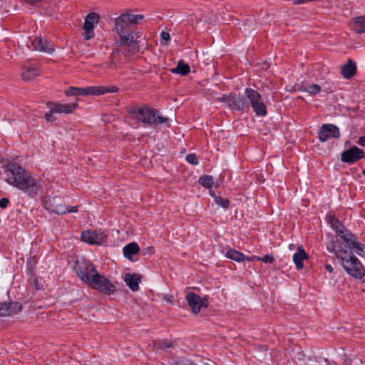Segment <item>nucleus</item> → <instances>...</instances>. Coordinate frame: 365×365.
I'll return each instance as SVG.
<instances>
[{
    "mask_svg": "<svg viewBox=\"0 0 365 365\" xmlns=\"http://www.w3.org/2000/svg\"><path fill=\"white\" fill-rule=\"evenodd\" d=\"M340 240H333L327 248L335 255L346 272L356 279H361L365 274V269L359 259L353 255V246L358 238L345 228L337 234Z\"/></svg>",
    "mask_w": 365,
    "mask_h": 365,
    "instance_id": "1",
    "label": "nucleus"
},
{
    "mask_svg": "<svg viewBox=\"0 0 365 365\" xmlns=\"http://www.w3.org/2000/svg\"><path fill=\"white\" fill-rule=\"evenodd\" d=\"M4 172L6 182L16 187L29 197H35L42 189L38 180L16 163L5 165Z\"/></svg>",
    "mask_w": 365,
    "mask_h": 365,
    "instance_id": "2",
    "label": "nucleus"
},
{
    "mask_svg": "<svg viewBox=\"0 0 365 365\" xmlns=\"http://www.w3.org/2000/svg\"><path fill=\"white\" fill-rule=\"evenodd\" d=\"M76 273L83 283L102 293L110 295L115 291L114 284L106 277L100 274L91 263L78 266Z\"/></svg>",
    "mask_w": 365,
    "mask_h": 365,
    "instance_id": "3",
    "label": "nucleus"
},
{
    "mask_svg": "<svg viewBox=\"0 0 365 365\" xmlns=\"http://www.w3.org/2000/svg\"><path fill=\"white\" fill-rule=\"evenodd\" d=\"M133 119L143 124L144 127H156L158 125L168 123L169 118L163 116L160 111L146 104L134 106L127 111Z\"/></svg>",
    "mask_w": 365,
    "mask_h": 365,
    "instance_id": "4",
    "label": "nucleus"
},
{
    "mask_svg": "<svg viewBox=\"0 0 365 365\" xmlns=\"http://www.w3.org/2000/svg\"><path fill=\"white\" fill-rule=\"evenodd\" d=\"M118 91L115 86H88L86 88H78L71 86L65 91L66 96H100L106 93H115Z\"/></svg>",
    "mask_w": 365,
    "mask_h": 365,
    "instance_id": "5",
    "label": "nucleus"
},
{
    "mask_svg": "<svg viewBox=\"0 0 365 365\" xmlns=\"http://www.w3.org/2000/svg\"><path fill=\"white\" fill-rule=\"evenodd\" d=\"M143 14H131L129 13L121 14L115 20L113 31L118 34L125 33L126 30L132 25H137L140 21L143 19Z\"/></svg>",
    "mask_w": 365,
    "mask_h": 365,
    "instance_id": "6",
    "label": "nucleus"
},
{
    "mask_svg": "<svg viewBox=\"0 0 365 365\" xmlns=\"http://www.w3.org/2000/svg\"><path fill=\"white\" fill-rule=\"evenodd\" d=\"M340 131L339 128L331 123L323 124L318 131V138L320 142H325L329 138H339Z\"/></svg>",
    "mask_w": 365,
    "mask_h": 365,
    "instance_id": "7",
    "label": "nucleus"
},
{
    "mask_svg": "<svg viewBox=\"0 0 365 365\" xmlns=\"http://www.w3.org/2000/svg\"><path fill=\"white\" fill-rule=\"evenodd\" d=\"M100 16L96 12L89 13L86 19L83 24V29L85 30L86 40H90L94 37L93 28L94 25L99 22Z\"/></svg>",
    "mask_w": 365,
    "mask_h": 365,
    "instance_id": "8",
    "label": "nucleus"
},
{
    "mask_svg": "<svg viewBox=\"0 0 365 365\" xmlns=\"http://www.w3.org/2000/svg\"><path fill=\"white\" fill-rule=\"evenodd\" d=\"M186 299L194 314L200 312L202 307H207L208 305L206 299H202L200 295L194 292H188L186 295Z\"/></svg>",
    "mask_w": 365,
    "mask_h": 365,
    "instance_id": "9",
    "label": "nucleus"
},
{
    "mask_svg": "<svg viewBox=\"0 0 365 365\" xmlns=\"http://www.w3.org/2000/svg\"><path fill=\"white\" fill-rule=\"evenodd\" d=\"M364 157V151L354 145L344 150L341 154V161L349 164L354 163Z\"/></svg>",
    "mask_w": 365,
    "mask_h": 365,
    "instance_id": "10",
    "label": "nucleus"
},
{
    "mask_svg": "<svg viewBox=\"0 0 365 365\" xmlns=\"http://www.w3.org/2000/svg\"><path fill=\"white\" fill-rule=\"evenodd\" d=\"M78 100L77 98L76 102L68 104H62L58 102H48L47 107L51 112H54L55 113L69 114L73 113L78 108Z\"/></svg>",
    "mask_w": 365,
    "mask_h": 365,
    "instance_id": "11",
    "label": "nucleus"
},
{
    "mask_svg": "<svg viewBox=\"0 0 365 365\" xmlns=\"http://www.w3.org/2000/svg\"><path fill=\"white\" fill-rule=\"evenodd\" d=\"M31 45L34 50L43 53H52L55 51L53 42L41 37L34 38L31 41Z\"/></svg>",
    "mask_w": 365,
    "mask_h": 365,
    "instance_id": "12",
    "label": "nucleus"
},
{
    "mask_svg": "<svg viewBox=\"0 0 365 365\" xmlns=\"http://www.w3.org/2000/svg\"><path fill=\"white\" fill-rule=\"evenodd\" d=\"M228 107L232 110L243 111L249 108L250 103L243 96L231 93Z\"/></svg>",
    "mask_w": 365,
    "mask_h": 365,
    "instance_id": "13",
    "label": "nucleus"
},
{
    "mask_svg": "<svg viewBox=\"0 0 365 365\" xmlns=\"http://www.w3.org/2000/svg\"><path fill=\"white\" fill-rule=\"evenodd\" d=\"M141 279L142 276L137 273H127L124 277L125 284L133 292H136L139 289V284Z\"/></svg>",
    "mask_w": 365,
    "mask_h": 365,
    "instance_id": "14",
    "label": "nucleus"
},
{
    "mask_svg": "<svg viewBox=\"0 0 365 365\" xmlns=\"http://www.w3.org/2000/svg\"><path fill=\"white\" fill-rule=\"evenodd\" d=\"M120 38L119 45L126 46L128 47V51L133 52L137 48V41L135 40V37L130 35L129 33H122L118 34Z\"/></svg>",
    "mask_w": 365,
    "mask_h": 365,
    "instance_id": "15",
    "label": "nucleus"
},
{
    "mask_svg": "<svg viewBox=\"0 0 365 365\" xmlns=\"http://www.w3.org/2000/svg\"><path fill=\"white\" fill-rule=\"evenodd\" d=\"M81 239L83 242L90 245H101L102 243V237L96 232L90 230L83 231L81 233Z\"/></svg>",
    "mask_w": 365,
    "mask_h": 365,
    "instance_id": "16",
    "label": "nucleus"
},
{
    "mask_svg": "<svg viewBox=\"0 0 365 365\" xmlns=\"http://www.w3.org/2000/svg\"><path fill=\"white\" fill-rule=\"evenodd\" d=\"M350 28L356 34L365 33V15L353 18L349 23Z\"/></svg>",
    "mask_w": 365,
    "mask_h": 365,
    "instance_id": "17",
    "label": "nucleus"
},
{
    "mask_svg": "<svg viewBox=\"0 0 365 365\" xmlns=\"http://www.w3.org/2000/svg\"><path fill=\"white\" fill-rule=\"evenodd\" d=\"M356 72V63L353 60L349 59L342 66L341 71V74L346 79H350L355 75Z\"/></svg>",
    "mask_w": 365,
    "mask_h": 365,
    "instance_id": "18",
    "label": "nucleus"
},
{
    "mask_svg": "<svg viewBox=\"0 0 365 365\" xmlns=\"http://www.w3.org/2000/svg\"><path fill=\"white\" fill-rule=\"evenodd\" d=\"M308 258V255L302 246L298 247L297 251L293 255V260L297 269L304 267L303 260Z\"/></svg>",
    "mask_w": 365,
    "mask_h": 365,
    "instance_id": "19",
    "label": "nucleus"
},
{
    "mask_svg": "<svg viewBox=\"0 0 365 365\" xmlns=\"http://www.w3.org/2000/svg\"><path fill=\"white\" fill-rule=\"evenodd\" d=\"M39 75L38 68L34 66L24 67L21 73L22 79L24 81H31Z\"/></svg>",
    "mask_w": 365,
    "mask_h": 365,
    "instance_id": "20",
    "label": "nucleus"
},
{
    "mask_svg": "<svg viewBox=\"0 0 365 365\" xmlns=\"http://www.w3.org/2000/svg\"><path fill=\"white\" fill-rule=\"evenodd\" d=\"M226 256L228 258L237 262H241L243 261H252L251 257L245 256L243 253L233 249L229 250L227 252Z\"/></svg>",
    "mask_w": 365,
    "mask_h": 365,
    "instance_id": "21",
    "label": "nucleus"
},
{
    "mask_svg": "<svg viewBox=\"0 0 365 365\" xmlns=\"http://www.w3.org/2000/svg\"><path fill=\"white\" fill-rule=\"evenodd\" d=\"M139 251V246L135 242H131L126 245L123 250V255L125 256V257H126L130 261H134L132 258V256L138 253Z\"/></svg>",
    "mask_w": 365,
    "mask_h": 365,
    "instance_id": "22",
    "label": "nucleus"
},
{
    "mask_svg": "<svg viewBox=\"0 0 365 365\" xmlns=\"http://www.w3.org/2000/svg\"><path fill=\"white\" fill-rule=\"evenodd\" d=\"M246 98L250 101L251 106L257 104L262 100L261 95L255 90L247 88L245 90Z\"/></svg>",
    "mask_w": 365,
    "mask_h": 365,
    "instance_id": "23",
    "label": "nucleus"
},
{
    "mask_svg": "<svg viewBox=\"0 0 365 365\" xmlns=\"http://www.w3.org/2000/svg\"><path fill=\"white\" fill-rule=\"evenodd\" d=\"M190 71V66L183 62V61H178L176 67L171 69L173 73L180 74L181 76H186Z\"/></svg>",
    "mask_w": 365,
    "mask_h": 365,
    "instance_id": "24",
    "label": "nucleus"
},
{
    "mask_svg": "<svg viewBox=\"0 0 365 365\" xmlns=\"http://www.w3.org/2000/svg\"><path fill=\"white\" fill-rule=\"evenodd\" d=\"M210 195L213 197L215 202L220 207L224 209H227L230 207V200L227 199L222 198V197L217 195L213 191H210Z\"/></svg>",
    "mask_w": 365,
    "mask_h": 365,
    "instance_id": "25",
    "label": "nucleus"
},
{
    "mask_svg": "<svg viewBox=\"0 0 365 365\" xmlns=\"http://www.w3.org/2000/svg\"><path fill=\"white\" fill-rule=\"evenodd\" d=\"M329 223L336 235L346 228L334 215L329 217Z\"/></svg>",
    "mask_w": 365,
    "mask_h": 365,
    "instance_id": "26",
    "label": "nucleus"
},
{
    "mask_svg": "<svg viewBox=\"0 0 365 365\" xmlns=\"http://www.w3.org/2000/svg\"><path fill=\"white\" fill-rule=\"evenodd\" d=\"M46 208L51 211V212L57 214V215H64L66 214L67 206L63 204H51L49 207H46Z\"/></svg>",
    "mask_w": 365,
    "mask_h": 365,
    "instance_id": "27",
    "label": "nucleus"
},
{
    "mask_svg": "<svg viewBox=\"0 0 365 365\" xmlns=\"http://www.w3.org/2000/svg\"><path fill=\"white\" fill-rule=\"evenodd\" d=\"M252 108L255 114L258 116H264L267 115V108L262 100L257 103V104L252 105Z\"/></svg>",
    "mask_w": 365,
    "mask_h": 365,
    "instance_id": "28",
    "label": "nucleus"
},
{
    "mask_svg": "<svg viewBox=\"0 0 365 365\" xmlns=\"http://www.w3.org/2000/svg\"><path fill=\"white\" fill-rule=\"evenodd\" d=\"M252 108L255 114L258 116H264L267 115V108L262 100L257 103V104L252 105Z\"/></svg>",
    "mask_w": 365,
    "mask_h": 365,
    "instance_id": "29",
    "label": "nucleus"
},
{
    "mask_svg": "<svg viewBox=\"0 0 365 365\" xmlns=\"http://www.w3.org/2000/svg\"><path fill=\"white\" fill-rule=\"evenodd\" d=\"M299 90L307 92L312 95H316L321 91V87L318 84H312L307 86H300Z\"/></svg>",
    "mask_w": 365,
    "mask_h": 365,
    "instance_id": "30",
    "label": "nucleus"
},
{
    "mask_svg": "<svg viewBox=\"0 0 365 365\" xmlns=\"http://www.w3.org/2000/svg\"><path fill=\"white\" fill-rule=\"evenodd\" d=\"M9 316L19 313L22 309V305L17 302H7Z\"/></svg>",
    "mask_w": 365,
    "mask_h": 365,
    "instance_id": "31",
    "label": "nucleus"
},
{
    "mask_svg": "<svg viewBox=\"0 0 365 365\" xmlns=\"http://www.w3.org/2000/svg\"><path fill=\"white\" fill-rule=\"evenodd\" d=\"M199 183L205 188H211L213 184L212 177L210 175H202L199 178Z\"/></svg>",
    "mask_w": 365,
    "mask_h": 365,
    "instance_id": "32",
    "label": "nucleus"
},
{
    "mask_svg": "<svg viewBox=\"0 0 365 365\" xmlns=\"http://www.w3.org/2000/svg\"><path fill=\"white\" fill-rule=\"evenodd\" d=\"M353 251L361 257L365 258V245L359 242V240L354 243V245L353 246Z\"/></svg>",
    "mask_w": 365,
    "mask_h": 365,
    "instance_id": "33",
    "label": "nucleus"
},
{
    "mask_svg": "<svg viewBox=\"0 0 365 365\" xmlns=\"http://www.w3.org/2000/svg\"><path fill=\"white\" fill-rule=\"evenodd\" d=\"M251 258L252 259V261L256 259L257 261H262V262H263L264 263H272L273 261H274L273 256L272 255H264L262 257H257V256H253Z\"/></svg>",
    "mask_w": 365,
    "mask_h": 365,
    "instance_id": "34",
    "label": "nucleus"
},
{
    "mask_svg": "<svg viewBox=\"0 0 365 365\" xmlns=\"http://www.w3.org/2000/svg\"><path fill=\"white\" fill-rule=\"evenodd\" d=\"M9 307L7 305V302L0 303V317H6L9 316Z\"/></svg>",
    "mask_w": 365,
    "mask_h": 365,
    "instance_id": "35",
    "label": "nucleus"
},
{
    "mask_svg": "<svg viewBox=\"0 0 365 365\" xmlns=\"http://www.w3.org/2000/svg\"><path fill=\"white\" fill-rule=\"evenodd\" d=\"M186 160L191 165H197L199 161L197 157L195 154H188L185 158Z\"/></svg>",
    "mask_w": 365,
    "mask_h": 365,
    "instance_id": "36",
    "label": "nucleus"
},
{
    "mask_svg": "<svg viewBox=\"0 0 365 365\" xmlns=\"http://www.w3.org/2000/svg\"><path fill=\"white\" fill-rule=\"evenodd\" d=\"M175 365H196L191 360L183 359L181 360L176 361Z\"/></svg>",
    "mask_w": 365,
    "mask_h": 365,
    "instance_id": "37",
    "label": "nucleus"
},
{
    "mask_svg": "<svg viewBox=\"0 0 365 365\" xmlns=\"http://www.w3.org/2000/svg\"><path fill=\"white\" fill-rule=\"evenodd\" d=\"M9 203V200L6 197L1 198L0 200V207L5 209L7 207Z\"/></svg>",
    "mask_w": 365,
    "mask_h": 365,
    "instance_id": "38",
    "label": "nucleus"
},
{
    "mask_svg": "<svg viewBox=\"0 0 365 365\" xmlns=\"http://www.w3.org/2000/svg\"><path fill=\"white\" fill-rule=\"evenodd\" d=\"M53 113H55L54 112H51V110L48 113H46L44 115L45 119L47 121H53L56 120V118L53 116Z\"/></svg>",
    "mask_w": 365,
    "mask_h": 365,
    "instance_id": "39",
    "label": "nucleus"
},
{
    "mask_svg": "<svg viewBox=\"0 0 365 365\" xmlns=\"http://www.w3.org/2000/svg\"><path fill=\"white\" fill-rule=\"evenodd\" d=\"M173 343L171 342V341H165V342H163L160 345V348L161 349H166L168 348H170V347H173Z\"/></svg>",
    "mask_w": 365,
    "mask_h": 365,
    "instance_id": "40",
    "label": "nucleus"
},
{
    "mask_svg": "<svg viewBox=\"0 0 365 365\" xmlns=\"http://www.w3.org/2000/svg\"><path fill=\"white\" fill-rule=\"evenodd\" d=\"M142 254L145 255H152L154 252V248L153 247H148L144 250H142Z\"/></svg>",
    "mask_w": 365,
    "mask_h": 365,
    "instance_id": "41",
    "label": "nucleus"
},
{
    "mask_svg": "<svg viewBox=\"0 0 365 365\" xmlns=\"http://www.w3.org/2000/svg\"><path fill=\"white\" fill-rule=\"evenodd\" d=\"M230 99V94L228 96L223 95L222 97L218 98V101L226 103L227 105H229V100Z\"/></svg>",
    "mask_w": 365,
    "mask_h": 365,
    "instance_id": "42",
    "label": "nucleus"
},
{
    "mask_svg": "<svg viewBox=\"0 0 365 365\" xmlns=\"http://www.w3.org/2000/svg\"><path fill=\"white\" fill-rule=\"evenodd\" d=\"M160 37L163 40L165 41H168L170 38L169 33L166 31H162L160 34Z\"/></svg>",
    "mask_w": 365,
    "mask_h": 365,
    "instance_id": "43",
    "label": "nucleus"
},
{
    "mask_svg": "<svg viewBox=\"0 0 365 365\" xmlns=\"http://www.w3.org/2000/svg\"><path fill=\"white\" fill-rule=\"evenodd\" d=\"M78 206H67L66 213H74L78 212Z\"/></svg>",
    "mask_w": 365,
    "mask_h": 365,
    "instance_id": "44",
    "label": "nucleus"
},
{
    "mask_svg": "<svg viewBox=\"0 0 365 365\" xmlns=\"http://www.w3.org/2000/svg\"><path fill=\"white\" fill-rule=\"evenodd\" d=\"M358 144L361 146L365 147V136L359 137L358 140Z\"/></svg>",
    "mask_w": 365,
    "mask_h": 365,
    "instance_id": "45",
    "label": "nucleus"
},
{
    "mask_svg": "<svg viewBox=\"0 0 365 365\" xmlns=\"http://www.w3.org/2000/svg\"><path fill=\"white\" fill-rule=\"evenodd\" d=\"M310 1H312L311 0H294L293 4L298 5V4H304V3L310 2Z\"/></svg>",
    "mask_w": 365,
    "mask_h": 365,
    "instance_id": "46",
    "label": "nucleus"
},
{
    "mask_svg": "<svg viewBox=\"0 0 365 365\" xmlns=\"http://www.w3.org/2000/svg\"><path fill=\"white\" fill-rule=\"evenodd\" d=\"M29 4L35 5L36 4L41 2L42 0H24Z\"/></svg>",
    "mask_w": 365,
    "mask_h": 365,
    "instance_id": "47",
    "label": "nucleus"
},
{
    "mask_svg": "<svg viewBox=\"0 0 365 365\" xmlns=\"http://www.w3.org/2000/svg\"><path fill=\"white\" fill-rule=\"evenodd\" d=\"M324 268L326 269L327 271H328L329 273H332L333 271H334V269L332 267V266L329 264H324Z\"/></svg>",
    "mask_w": 365,
    "mask_h": 365,
    "instance_id": "48",
    "label": "nucleus"
},
{
    "mask_svg": "<svg viewBox=\"0 0 365 365\" xmlns=\"http://www.w3.org/2000/svg\"><path fill=\"white\" fill-rule=\"evenodd\" d=\"M130 35L133 36L135 37V40L137 41V39L140 37L139 33L135 31H132L128 32Z\"/></svg>",
    "mask_w": 365,
    "mask_h": 365,
    "instance_id": "49",
    "label": "nucleus"
},
{
    "mask_svg": "<svg viewBox=\"0 0 365 365\" xmlns=\"http://www.w3.org/2000/svg\"><path fill=\"white\" fill-rule=\"evenodd\" d=\"M362 174L365 176V169H364V170H363V171H362Z\"/></svg>",
    "mask_w": 365,
    "mask_h": 365,
    "instance_id": "50",
    "label": "nucleus"
}]
</instances>
